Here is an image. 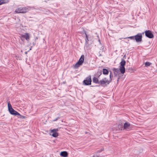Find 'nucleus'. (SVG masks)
I'll list each match as a JSON object with an SVG mask.
<instances>
[{"mask_svg": "<svg viewBox=\"0 0 157 157\" xmlns=\"http://www.w3.org/2000/svg\"><path fill=\"white\" fill-rule=\"evenodd\" d=\"M29 7H19L16 9L15 12L17 13H25L28 12L30 10Z\"/></svg>", "mask_w": 157, "mask_h": 157, "instance_id": "nucleus-1", "label": "nucleus"}, {"mask_svg": "<svg viewBox=\"0 0 157 157\" xmlns=\"http://www.w3.org/2000/svg\"><path fill=\"white\" fill-rule=\"evenodd\" d=\"M8 109L9 112L11 114L13 115H18L21 116V115L17 111L14 110L12 107V105L10 102L8 103Z\"/></svg>", "mask_w": 157, "mask_h": 157, "instance_id": "nucleus-2", "label": "nucleus"}, {"mask_svg": "<svg viewBox=\"0 0 157 157\" xmlns=\"http://www.w3.org/2000/svg\"><path fill=\"white\" fill-rule=\"evenodd\" d=\"M84 55H82L78 61L74 65V67L75 68H77L82 65L84 62Z\"/></svg>", "mask_w": 157, "mask_h": 157, "instance_id": "nucleus-3", "label": "nucleus"}, {"mask_svg": "<svg viewBox=\"0 0 157 157\" xmlns=\"http://www.w3.org/2000/svg\"><path fill=\"white\" fill-rule=\"evenodd\" d=\"M126 64V61L125 60L122 59L120 63L119 69L121 73L124 74L125 71L124 66Z\"/></svg>", "mask_w": 157, "mask_h": 157, "instance_id": "nucleus-4", "label": "nucleus"}, {"mask_svg": "<svg viewBox=\"0 0 157 157\" xmlns=\"http://www.w3.org/2000/svg\"><path fill=\"white\" fill-rule=\"evenodd\" d=\"M111 81V79L108 80L106 78H104L100 80L99 84L102 86H106L109 84Z\"/></svg>", "mask_w": 157, "mask_h": 157, "instance_id": "nucleus-5", "label": "nucleus"}, {"mask_svg": "<svg viewBox=\"0 0 157 157\" xmlns=\"http://www.w3.org/2000/svg\"><path fill=\"white\" fill-rule=\"evenodd\" d=\"M20 38L21 40L23 41L25 39L29 41L30 38V35L28 33H25L24 34H21Z\"/></svg>", "mask_w": 157, "mask_h": 157, "instance_id": "nucleus-6", "label": "nucleus"}, {"mask_svg": "<svg viewBox=\"0 0 157 157\" xmlns=\"http://www.w3.org/2000/svg\"><path fill=\"white\" fill-rule=\"evenodd\" d=\"M91 79L90 76L86 78L83 81V84L85 85H88L91 84Z\"/></svg>", "mask_w": 157, "mask_h": 157, "instance_id": "nucleus-7", "label": "nucleus"}, {"mask_svg": "<svg viewBox=\"0 0 157 157\" xmlns=\"http://www.w3.org/2000/svg\"><path fill=\"white\" fill-rule=\"evenodd\" d=\"M58 128L53 129L50 131V132L52 133V136L55 137H57L58 136Z\"/></svg>", "mask_w": 157, "mask_h": 157, "instance_id": "nucleus-8", "label": "nucleus"}, {"mask_svg": "<svg viewBox=\"0 0 157 157\" xmlns=\"http://www.w3.org/2000/svg\"><path fill=\"white\" fill-rule=\"evenodd\" d=\"M146 36L149 38H152L154 37V35L151 32L150 30H147L145 31Z\"/></svg>", "mask_w": 157, "mask_h": 157, "instance_id": "nucleus-9", "label": "nucleus"}, {"mask_svg": "<svg viewBox=\"0 0 157 157\" xmlns=\"http://www.w3.org/2000/svg\"><path fill=\"white\" fill-rule=\"evenodd\" d=\"M142 39V35L141 34L138 33L135 36V40L137 42H141Z\"/></svg>", "mask_w": 157, "mask_h": 157, "instance_id": "nucleus-10", "label": "nucleus"}, {"mask_svg": "<svg viewBox=\"0 0 157 157\" xmlns=\"http://www.w3.org/2000/svg\"><path fill=\"white\" fill-rule=\"evenodd\" d=\"M113 71V72L114 75L116 76L119 75V69L117 68H114L112 69Z\"/></svg>", "mask_w": 157, "mask_h": 157, "instance_id": "nucleus-11", "label": "nucleus"}, {"mask_svg": "<svg viewBox=\"0 0 157 157\" xmlns=\"http://www.w3.org/2000/svg\"><path fill=\"white\" fill-rule=\"evenodd\" d=\"M130 124L128 122L125 123L124 125V129L127 130L128 128L130 127Z\"/></svg>", "mask_w": 157, "mask_h": 157, "instance_id": "nucleus-12", "label": "nucleus"}, {"mask_svg": "<svg viewBox=\"0 0 157 157\" xmlns=\"http://www.w3.org/2000/svg\"><path fill=\"white\" fill-rule=\"evenodd\" d=\"M60 155L63 157H67L68 156V153L67 151H62L60 153Z\"/></svg>", "mask_w": 157, "mask_h": 157, "instance_id": "nucleus-13", "label": "nucleus"}, {"mask_svg": "<svg viewBox=\"0 0 157 157\" xmlns=\"http://www.w3.org/2000/svg\"><path fill=\"white\" fill-rule=\"evenodd\" d=\"M84 33L86 35V38L85 39L86 44H89L88 42L89 41V40L88 39V36H87V35L86 34V31L84 32Z\"/></svg>", "mask_w": 157, "mask_h": 157, "instance_id": "nucleus-14", "label": "nucleus"}, {"mask_svg": "<svg viewBox=\"0 0 157 157\" xmlns=\"http://www.w3.org/2000/svg\"><path fill=\"white\" fill-rule=\"evenodd\" d=\"M93 82L95 83H99V82L98 81V79L96 77H94L93 78Z\"/></svg>", "mask_w": 157, "mask_h": 157, "instance_id": "nucleus-15", "label": "nucleus"}, {"mask_svg": "<svg viewBox=\"0 0 157 157\" xmlns=\"http://www.w3.org/2000/svg\"><path fill=\"white\" fill-rule=\"evenodd\" d=\"M103 73L104 75H108L109 73V71L108 70L106 69H103Z\"/></svg>", "mask_w": 157, "mask_h": 157, "instance_id": "nucleus-16", "label": "nucleus"}, {"mask_svg": "<svg viewBox=\"0 0 157 157\" xmlns=\"http://www.w3.org/2000/svg\"><path fill=\"white\" fill-rule=\"evenodd\" d=\"M151 64V63L149 62H146L145 63V66L147 67L149 66Z\"/></svg>", "mask_w": 157, "mask_h": 157, "instance_id": "nucleus-17", "label": "nucleus"}, {"mask_svg": "<svg viewBox=\"0 0 157 157\" xmlns=\"http://www.w3.org/2000/svg\"><path fill=\"white\" fill-rule=\"evenodd\" d=\"M6 1L5 0H0V5H2V4L6 3Z\"/></svg>", "mask_w": 157, "mask_h": 157, "instance_id": "nucleus-18", "label": "nucleus"}, {"mask_svg": "<svg viewBox=\"0 0 157 157\" xmlns=\"http://www.w3.org/2000/svg\"><path fill=\"white\" fill-rule=\"evenodd\" d=\"M127 38L130 39L131 40H134L135 39V36L128 37H127Z\"/></svg>", "mask_w": 157, "mask_h": 157, "instance_id": "nucleus-19", "label": "nucleus"}, {"mask_svg": "<svg viewBox=\"0 0 157 157\" xmlns=\"http://www.w3.org/2000/svg\"><path fill=\"white\" fill-rule=\"evenodd\" d=\"M109 76H110V79L112 80L111 77L113 76V74L111 72L110 73Z\"/></svg>", "mask_w": 157, "mask_h": 157, "instance_id": "nucleus-20", "label": "nucleus"}, {"mask_svg": "<svg viewBox=\"0 0 157 157\" xmlns=\"http://www.w3.org/2000/svg\"><path fill=\"white\" fill-rule=\"evenodd\" d=\"M21 116L20 117L21 118H22L25 119L26 118L25 117L23 116H22L21 115V116Z\"/></svg>", "mask_w": 157, "mask_h": 157, "instance_id": "nucleus-21", "label": "nucleus"}, {"mask_svg": "<svg viewBox=\"0 0 157 157\" xmlns=\"http://www.w3.org/2000/svg\"><path fill=\"white\" fill-rule=\"evenodd\" d=\"M57 120V119H56L55 120H54L53 121H56Z\"/></svg>", "mask_w": 157, "mask_h": 157, "instance_id": "nucleus-22", "label": "nucleus"}, {"mask_svg": "<svg viewBox=\"0 0 157 157\" xmlns=\"http://www.w3.org/2000/svg\"><path fill=\"white\" fill-rule=\"evenodd\" d=\"M122 39V38H120V39L121 40Z\"/></svg>", "mask_w": 157, "mask_h": 157, "instance_id": "nucleus-23", "label": "nucleus"}, {"mask_svg": "<svg viewBox=\"0 0 157 157\" xmlns=\"http://www.w3.org/2000/svg\"><path fill=\"white\" fill-rule=\"evenodd\" d=\"M119 78L118 79L117 81H118V79H119Z\"/></svg>", "mask_w": 157, "mask_h": 157, "instance_id": "nucleus-24", "label": "nucleus"}, {"mask_svg": "<svg viewBox=\"0 0 157 157\" xmlns=\"http://www.w3.org/2000/svg\"><path fill=\"white\" fill-rule=\"evenodd\" d=\"M124 39H127V38H124Z\"/></svg>", "mask_w": 157, "mask_h": 157, "instance_id": "nucleus-25", "label": "nucleus"}]
</instances>
